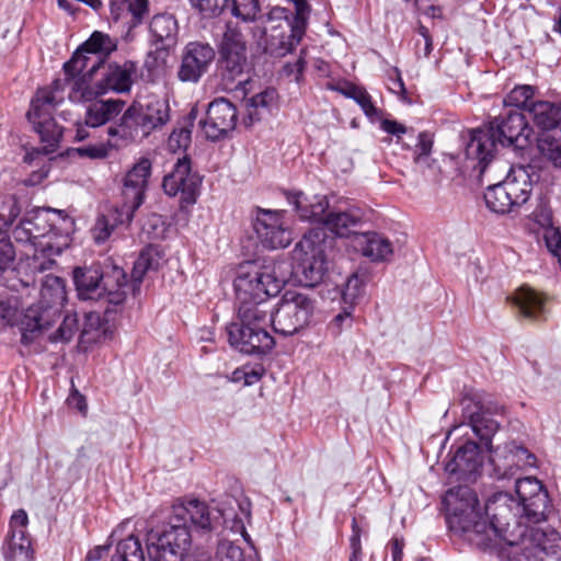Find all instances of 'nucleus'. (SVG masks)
<instances>
[{"mask_svg":"<svg viewBox=\"0 0 561 561\" xmlns=\"http://www.w3.org/2000/svg\"><path fill=\"white\" fill-rule=\"evenodd\" d=\"M277 92L275 89H265L264 91L253 95L247 103L248 121L245 124L252 125L261 119L264 113H268L276 104Z\"/></svg>","mask_w":561,"mask_h":561,"instance_id":"obj_39","label":"nucleus"},{"mask_svg":"<svg viewBox=\"0 0 561 561\" xmlns=\"http://www.w3.org/2000/svg\"><path fill=\"white\" fill-rule=\"evenodd\" d=\"M314 301L307 295L286 291L278 307H273L272 323L275 333L289 336L302 329L312 316Z\"/></svg>","mask_w":561,"mask_h":561,"instance_id":"obj_14","label":"nucleus"},{"mask_svg":"<svg viewBox=\"0 0 561 561\" xmlns=\"http://www.w3.org/2000/svg\"><path fill=\"white\" fill-rule=\"evenodd\" d=\"M149 32L157 49L169 50L178 42V21L169 13L156 14L149 23Z\"/></svg>","mask_w":561,"mask_h":561,"instance_id":"obj_29","label":"nucleus"},{"mask_svg":"<svg viewBox=\"0 0 561 561\" xmlns=\"http://www.w3.org/2000/svg\"><path fill=\"white\" fill-rule=\"evenodd\" d=\"M481 467L479 445L468 440L457 448L454 457L445 465V470L450 474H457L459 479L471 481L476 479Z\"/></svg>","mask_w":561,"mask_h":561,"instance_id":"obj_23","label":"nucleus"},{"mask_svg":"<svg viewBox=\"0 0 561 561\" xmlns=\"http://www.w3.org/2000/svg\"><path fill=\"white\" fill-rule=\"evenodd\" d=\"M389 90L393 93L400 94L402 101L411 103L408 98V91L404 87L403 80L397 69L393 70V77H389Z\"/></svg>","mask_w":561,"mask_h":561,"instance_id":"obj_64","label":"nucleus"},{"mask_svg":"<svg viewBox=\"0 0 561 561\" xmlns=\"http://www.w3.org/2000/svg\"><path fill=\"white\" fill-rule=\"evenodd\" d=\"M31 224L34 249V270L44 272L55 264L54 255L67 247V230L73 225L64 210L43 208L26 217Z\"/></svg>","mask_w":561,"mask_h":561,"instance_id":"obj_5","label":"nucleus"},{"mask_svg":"<svg viewBox=\"0 0 561 561\" xmlns=\"http://www.w3.org/2000/svg\"><path fill=\"white\" fill-rule=\"evenodd\" d=\"M237 304L239 322L227 328L229 344L244 354H268L275 346L274 337L266 330L273 316L270 299H249Z\"/></svg>","mask_w":561,"mask_h":561,"instance_id":"obj_4","label":"nucleus"},{"mask_svg":"<svg viewBox=\"0 0 561 561\" xmlns=\"http://www.w3.org/2000/svg\"><path fill=\"white\" fill-rule=\"evenodd\" d=\"M121 149V144H117L107 137L106 141L96 144H88L78 148L73 151L80 158H87L90 160H104L111 156L113 151Z\"/></svg>","mask_w":561,"mask_h":561,"instance_id":"obj_45","label":"nucleus"},{"mask_svg":"<svg viewBox=\"0 0 561 561\" xmlns=\"http://www.w3.org/2000/svg\"><path fill=\"white\" fill-rule=\"evenodd\" d=\"M323 233H305L293 250L294 273L306 287L318 285L327 271Z\"/></svg>","mask_w":561,"mask_h":561,"instance_id":"obj_13","label":"nucleus"},{"mask_svg":"<svg viewBox=\"0 0 561 561\" xmlns=\"http://www.w3.org/2000/svg\"><path fill=\"white\" fill-rule=\"evenodd\" d=\"M115 48L110 36L94 32L72 55L70 60L64 64V70L68 75L88 70L96 72L104 64L105 58Z\"/></svg>","mask_w":561,"mask_h":561,"instance_id":"obj_16","label":"nucleus"},{"mask_svg":"<svg viewBox=\"0 0 561 561\" xmlns=\"http://www.w3.org/2000/svg\"><path fill=\"white\" fill-rule=\"evenodd\" d=\"M190 3L205 19L220 15L225 8V0H190Z\"/></svg>","mask_w":561,"mask_h":561,"instance_id":"obj_51","label":"nucleus"},{"mask_svg":"<svg viewBox=\"0 0 561 561\" xmlns=\"http://www.w3.org/2000/svg\"><path fill=\"white\" fill-rule=\"evenodd\" d=\"M295 14L288 16V10L274 7L270 10L264 27L265 53L273 57H284L291 53L302 39L310 14L307 0H293Z\"/></svg>","mask_w":561,"mask_h":561,"instance_id":"obj_6","label":"nucleus"},{"mask_svg":"<svg viewBox=\"0 0 561 561\" xmlns=\"http://www.w3.org/2000/svg\"><path fill=\"white\" fill-rule=\"evenodd\" d=\"M352 311L353 307L348 306L345 307L342 312L337 313L328 324L329 334L333 337H337L344 329L351 328L353 323Z\"/></svg>","mask_w":561,"mask_h":561,"instance_id":"obj_52","label":"nucleus"},{"mask_svg":"<svg viewBox=\"0 0 561 561\" xmlns=\"http://www.w3.org/2000/svg\"><path fill=\"white\" fill-rule=\"evenodd\" d=\"M139 115L138 103L135 102L125 111L123 110L122 116L106 128L107 137L121 144V148L139 136L142 137V124Z\"/></svg>","mask_w":561,"mask_h":561,"instance_id":"obj_24","label":"nucleus"},{"mask_svg":"<svg viewBox=\"0 0 561 561\" xmlns=\"http://www.w3.org/2000/svg\"><path fill=\"white\" fill-rule=\"evenodd\" d=\"M161 254L160 251L152 245L146 247L135 261L131 271L133 291L139 289V286L149 271H157L160 266Z\"/></svg>","mask_w":561,"mask_h":561,"instance_id":"obj_37","label":"nucleus"},{"mask_svg":"<svg viewBox=\"0 0 561 561\" xmlns=\"http://www.w3.org/2000/svg\"><path fill=\"white\" fill-rule=\"evenodd\" d=\"M306 53V49H301L298 59L294 64L287 62L283 67V72L287 77L293 76L296 82H300V80L302 79V75L307 65V61L305 59Z\"/></svg>","mask_w":561,"mask_h":561,"instance_id":"obj_61","label":"nucleus"},{"mask_svg":"<svg viewBox=\"0 0 561 561\" xmlns=\"http://www.w3.org/2000/svg\"><path fill=\"white\" fill-rule=\"evenodd\" d=\"M19 318V306L16 298L0 297V319L8 325H15Z\"/></svg>","mask_w":561,"mask_h":561,"instance_id":"obj_55","label":"nucleus"},{"mask_svg":"<svg viewBox=\"0 0 561 561\" xmlns=\"http://www.w3.org/2000/svg\"><path fill=\"white\" fill-rule=\"evenodd\" d=\"M355 245L373 262L386 261L392 254L390 241L377 232L357 234Z\"/></svg>","mask_w":561,"mask_h":561,"instance_id":"obj_35","label":"nucleus"},{"mask_svg":"<svg viewBox=\"0 0 561 561\" xmlns=\"http://www.w3.org/2000/svg\"><path fill=\"white\" fill-rule=\"evenodd\" d=\"M202 178L192 171L191 159L187 156L179 158L172 171L163 178L162 187L169 196L181 195V205L196 203Z\"/></svg>","mask_w":561,"mask_h":561,"instance_id":"obj_18","label":"nucleus"},{"mask_svg":"<svg viewBox=\"0 0 561 561\" xmlns=\"http://www.w3.org/2000/svg\"><path fill=\"white\" fill-rule=\"evenodd\" d=\"M197 118V110L193 107L185 117L184 124L175 128L168 139V147L171 151L175 152L181 149H186L191 144V134L194 121Z\"/></svg>","mask_w":561,"mask_h":561,"instance_id":"obj_42","label":"nucleus"},{"mask_svg":"<svg viewBox=\"0 0 561 561\" xmlns=\"http://www.w3.org/2000/svg\"><path fill=\"white\" fill-rule=\"evenodd\" d=\"M528 116L540 134L557 133L561 127V103L535 101L528 106Z\"/></svg>","mask_w":561,"mask_h":561,"instance_id":"obj_28","label":"nucleus"},{"mask_svg":"<svg viewBox=\"0 0 561 561\" xmlns=\"http://www.w3.org/2000/svg\"><path fill=\"white\" fill-rule=\"evenodd\" d=\"M128 11L131 15L130 26L136 27L144 23L149 14L148 0H128Z\"/></svg>","mask_w":561,"mask_h":561,"instance_id":"obj_56","label":"nucleus"},{"mask_svg":"<svg viewBox=\"0 0 561 561\" xmlns=\"http://www.w3.org/2000/svg\"><path fill=\"white\" fill-rule=\"evenodd\" d=\"M111 561H145L144 550L138 537L130 535L121 540Z\"/></svg>","mask_w":561,"mask_h":561,"instance_id":"obj_43","label":"nucleus"},{"mask_svg":"<svg viewBox=\"0 0 561 561\" xmlns=\"http://www.w3.org/2000/svg\"><path fill=\"white\" fill-rule=\"evenodd\" d=\"M484 511L490 522L488 523L482 513L480 514V519L476 524L478 529L470 535V545L485 550L502 542L516 546L525 537L526 528L518 519L524 516L523 508L507 493H499L490 499Z\"/></svg>","mask_w":561,"mask_h":561,"instance_id":"obj_3","label":"nucleus"},{"mask_svg":"<svg viewBox=\"0 0 561 561\" xmlns=\"http://www.w3.org/2000/svg\"><path fill=\"white\" fill-rule=\"evenodd\" d=\"M151 161L141 157L127 171L123 182L124 203L119 213L114 211L98 218L94 227V239L98 243L104 242L113 232L117 224H129L135 211L141 206L148 180L151 174Z\"/></svg>","mask_w":561,"mask_h":561,"instance_id":"obj_7","label":"nucleus"},{"mask_svg":"<svg viewBox=\"0 0 561 561\" xmlns=\"http://www.w3.org/2000/svg\"><path fill=\"white\" fill-rule=\"evenodd\" d=\"M133 72L134 65L131 62H125L124 66L108 65L102 83L105 92L107 90L117 93L128 92L133 84Z\"/></svg>","mask_w":561,"mask_h":561,"instance_id":"obj_36","label":"nucleus"},{"mask_svg":"<svg viewBox=\"0 0 561 561\" xmlns=\"http://www.w3.org/2000/svg\"><path fill=\"white\" fill-rule=\"evenodd\" d=\"M352 535L350 537V548L352 550L348 561H362V529L357 523V519L354 517L351 524Z\"/></svg>","mask_w":561,"mask_h":561,"instance_id":"obj_57","label":"nucleus"},{"mask_svg":"<svg viewBox=\"0 0 561 561\" xmlns=\"http://www.w3.org/2000/svg\"><path fill=\"white\" fill-rule=\"evenodd\" d=\"M218 51L222 80L232 83L241 78L248 67L247 42L237 25L227 24Z\"/></svg>","mask_w":561,"mask_h":561,"instance_id":"obj_15","label":"nucleus"},{"mask_svg":"<svg viewBox=\"0 0 561 561\" xmlns=\"http://www.w3.org/2000/svg\"><path fill=\"white\" fill-rule=\"evenodd\" d=\"M65 83L70 84L69 99L76 103L92 102L105 93L102 83H92L95 72L88 70L68 75L65 70Z\"/></svg>","mask_w":561,"mask_h":561,"instance_id":"obj_27","label":"nucleus"},{"mask_svg":"<svg viewBox=\"0 0 561 561\" xmlns=\"http://www.w3.org/2000/svg\"><path fill=\"white\" fill-rule=\"evenodd\" d=\"M513 301L524 318L530 320H542L546 318V298L538 291L529 287H522L515 293Z\"/></svg>","mask_w":561,"mask_h":561,"instance_id":"obj_34","label":"nucleus"},{"mask_svg":"<svg viewBox=\"0 0 561 561\" xmlns=\"http://www.w3.org/2000/svg\"><path fill=\"white\" fill-rule=\"evenodd\" d=\"M106 321L98 311H90L85 314L84 325L82 332H105Z\"/></svg>","mask_w":561,"mask_h":561,"instance_id":"obj_62","label":"nucleus"},{"mask_svg":"<svg viewBox=\"0 0 561 561\" xmlns=\"http://www.w3.org/2000/svg\"><path fill=\"white\" fill-rule=\"evenodd\" d=\"M229 7L230 12L243 22H252L260 12L259 0H225V8Z\"/></svg>","mask_w":561,"mask_h":561,"instance_id":"obj_46","label":"nucleus"},{"mask_svg":"<svg viewBox=\"0 0 561 561\" xmlns=\"http://www.w3.org/2000/svg\"><path fill=\"white\" fill-rule=\"evenodd\" d=\"M353 100L359 105L364 114L371 123L380 119V110L375 106L371 96L366 91V89L362 87Z\"/></svg>","mask_w":561,"mask_h":561,"instance_id":"obj_53","label":"nucleus"},{"mask_svg":"<svg viewBox=\"0 0 561 561\" xmlns=\"http://www.w3.org/2000/svg\"><path fill=\"white\" fill-rule=\"evenodd\" d=\"M285 283V278L277 276L273 267L247 262L236 272L233 279L236 300L242 302L249 299H270L280 293Z\"/></svg>","mask_w":561,"mask_h":561,"instance_id":"obj_12","label":"nucleus"},{"mask_svg":"<svg viewBox=\"0 0 561 561\" xmlns=\"http://www.w3.org/2000/svg\"><path fill=\"white\" fill-rule=\"evenodd\" d=\"M363 213L358 208H350L344 211H328L322 221V226L337 237H348L355 233V229L360 225Z\"/></svg>","mask_w":561,"mask_h":561,"instance_id":"obj_31","label":"nucleus"},{"mask_svg":"<svg viewBox=\"0 0 561 561\" xmlns=\"http://www.w3.org/2000/svg\"><path fill=\"white\" fill-rule=\"evenodd\" d=\"M488 450L490 451V461L499 478H508L516 473L515 461L511 458L513 455L512 443L497 446L494 449L490 446Z\"/></svg>","mask_w":561,"mask_h":561,"instance_id":"obj_41","label":"nucleus"},{"mask_svg":"<svg viewBox=\"0 0 561 561\" xmlns=\"http://www.w3.org/2000/svg\"><path fill=\"white\" fill-rule=\"evenodd\" d=\"M126 287H129V284L125 271L122 267L112 266L111 272L106 273L102 296L99 298L108 304L104 310L105 314L112 311L110 306H119L125 301L127 296Z\"/></svg>","mask_w":561,"mask_h":561,"instance_id":"obj_32","label":"nucleus"},{"mask_svg":"<svg viewBox=\"0 0 561 561\" xmlns=\"http://www.w3.org/2000/svg\"><path fill=\"white\" fill-rule=\"evenodd\" d=\"M15 259V251L10 239L2 238L0 240V276L9 270Z\"/></svg>","mask_w":561,"mask_h":561,"instance_id":"obj_58","label":"nucleus"},{"mask_svg":"<svg viewBox=\"0 0 561 561\" xmlns=\"http://www.w3.org/2000/svg\"><path fill=\"white\" fill-rule=\"evenodd\" d=\"M253 228L260 243L265 249H284L293 241V232L285 225L283 210L257 207Z\"/></svg>","mask_w":561,"mask_h":561,"instance_id":"obj_17","label":"nucleus"},{"mask_svg":"<svg viewBox=\"0 0 561 561\" xmlns=\"http://www.w3.org/2000/svg\"><path fill=\"white\" fill-rule=\"evenodd\" d=\"M513 455L511 458L515 461L516 471L525 467H534L536 463V457L530 454L526 448L516 446L512 443Z\"/></svg>","mask_w":561,"mask_h":561,"instance_id":"obj_59","label":"nucleus"},{"mask_svg":"<svg viewBox=\"0 0 561 561\" xmlns=\"http://www.w3.org/2000/svg\"><path fill=\"white\" fill-rule=\"evenodd\" d=\"M531 539L535 542L533 552H536L538 556L540 553L546 554L547 557H556L557 559L561 558V536L554 531H543L540 529H534L531 531Z\"/></svg>","mask_w":561,"mask_h":561,"instance_id":"obj_40","label":"nucleus"},{"mask_svg":"<svg viewBox=\"0 0 561 561\" xmlns=\"http://www.w3.org/2000/svg\"><path fill=\"white\" fill-rule=\"evenodd\" d=\"M215 561H244L243 551L231 541L222 540L217 546Z\"/></svg>","mask_w":561,"mask_h":561,"instance_id":"obj_54","label":"nucleus"},{"mask_svg":"<svg viewBox=\"0 0 561 561\" xmlns=\"http://www.w3.org/2000/svg\"><path fill=\"white\" fill-rule=\"evenodd\" d=\"M121 99L93 100L87 107L84 124L88 127H100L117 117L125 107Z\"/></svg>","mask_w":561,"mask_h":561,"instance_id":"obj_30","label":"nucleus"},{"mask_svg":"<svg viewBox=\"0 0 561 561\" xmlns=\"http://www.w3.org/2000/svg\"><path fill=\"white\" fill-rule=\"evenodd\" d=\"M216 56L214 47L208 43L190 42L181 56L178 78L182 82L197 83L207 73Z\"/></svg>","mask_w":561,"mask_h":561,"instance_id":"obj_22","label":"nucleus"},{"mask_svg":"<svg viewBox=\"0 0 561 561\" xmlns=\"http://www.w3.org/2000/svg\"><path fill=\"white\" fill-rule=\"evenodd\" d=\"M463 416L468 420V424L472 432L481 442L485 443L489 449L491 445V437L499 430V422L492 415L503 412V408L495 404L490 405V402L480 398H466L463 401Z\"/></svg>","mask_w":561,"mask_h":561,"instance_id":"obj_20","label":"nucleus"},{"mask_svg":"<svg viewBox=\"0 0 561 561\" xmlns=\"http://www.w3.org/2000/svg\"><path fill=\"white\" fill-rule=\"evenodd\" d=\"M21 207L14 195H0V233L20 215Z\"/></svg>","mask_w":561,"mask_h":561,"instance_id":"obj_47","label":"nucleus"},{"mask_svg":"<svg viewBox=\"0 0 561 561\" xmlns=\"http://www.w3.org/2000/svg\"><path fill=\"white\" fill-rule=\"evenodd\" d=\"M62 90L64 82L59 79L53 82L50 89H38L26 113L28 122L45 144L46 153L54 152L62 137V128L53 118V111L62 101V95L57 93Z\"/></svg>","mask_w":561,"mask_h":561,"instance_id":"obj_10","label":"nucleus"},{"mask_svg":"<svg viewBox=\"0 0 561 561\" xmlns=\"http://www.w3.org/2000/svg\"><path fill=\"white\" fill-rule=\"evenodd\" d=\"M535 94V88L531 85H518L515 87L505 98V103L510 106L517 108H524L528 113V106L533 103Z\"/></svg>","mask_w":561,"mask_h":561,"instance_id":"obj_49","label":"nucleus"},{"mask_svg":"<svg viewBox=\"0 0 561 561\" xmlns=\"http://www.w3.org/2000/svg\"><path fill=\"white\" fill-rule=\"evenodd\" d=\"M138 110L142 124V137L149 136L170 121V106L165 100L154 99L146 105L138 103Z\"/></svg>","mask_w":561,"mask_h":561,"instance_id":"obj_33","label":"nucleus"},{"mask_svg":"<svg viewBox=\"0 0 561 561\" xmlns=\"http://www.w3.org/2000/svg\"><path fill=\"white\" fill-rule=\"evenodd\" d=\"M366 275L353 273L346 280L342 291L345 304L353 307L365 293Z\"/></svg>","mask_w":561,"mask_h":561,"instance_id":"obj_48","label":"nucleus"},{"mask_svg":"<svg viewBox=\"0 0 561 561\" xmlns=\"http://www.w3.org/2000/svg\"><path fill=\"white\" fill-rule=\"evenodd\" d=\"M540 180L536 167L517 165L510 175L495 184H489L484 193L488 208L496 214H507L524 205L530 197L533 185Z\"/></svg>","mask_w":561,"mask_h":561,"instance_id":"obj_9","label":"nucleus"},{"mask_svg":"<svg viewBox=\"0 0 561 561\" xmlns=\"http://www.w3.org/2000/svg\"><path fill=\"white\" fill-rule=\"evenodd\" d=\"M538 149L556 167L561 168V127L557 133L540 134Z\"/></svg>","mask_w":561,"mask_h":561,"instance_id":"obj_44","label":"nucleus"},{"mask_svg":"<svg viewBox=\"0 0 561 561\" xmlns=\"http://www.w3.org/2000/svg\"><path fill=\"white\" fill-rule=\"evenodd\" d=\"M31 224L26 220V217L21 219L19 225L13 229V238L19 243H28L33 247Z\"/></svg>","mask_w":561,"mask_h":561,"instance_id":"obj_63","label":"nucleus"},{"mask_svg":"<svg viewBox=\"0 0 561 561\" xmlns=\"http://www.w3.org/2000/svg\"><path fill=\"white\" fill-rule=\"evenodd\" d=\"M221 513L199 500H188L173 507V516L161 534L150 535L147 551L150 561H182L192 545L187 522L195 530L210 533L220 524Z\"/></svg>","mask_w":561,"mask_h":561,"instance_id":"obj_1","label":"nucleus"},{"mask_svg":"<svg viewBox=\"0 0 561 561\" xmlns=\"http://www.w3.org/2000/svg\"><path fill=\"white\" fill-rule=\"evenodd\" d=\"M106 278L99 264L77 267L73 271V283L80 299H96L102 296V289Z\"/></svg>","mask_w":561,"mask_h":561,"instance_id":"obj_26","label":"nucleus"},{"mask_svg":"<svg viewBox=\"0 0 561 561\" xmlns=\"http://www.w3.org/2000/svg\"><path fill=\"white\" fill-rule=\"evenodd\" d=\"M31 539L26 531H10L3 545V556L5 561H15L18 558L30 560L32 558Z\"/></svg>","mask_w":561,"mask_h":561,"instance_id":"obj_38","label":"nucleus"},{"mask_svg":"<svg viewBox=\"0 0 561 561\" xmlns=\"http://www.w3.org/2000/svg\"><path fill=\"white\" fill-rule=\"evenodd\" d=\"M77 330V319L75 316H66L54 336H51V341H69L73 333Z\"/></svg>","mask_w":561,"mask_h":561,"instance_id":"obj_60","label":"nucleus"},{"mask_svg":"<svg viewBox=\"0 0 561 561\" xmlns=\"http://www.w3.org/2000/svg\"><path fill=\"white\" fill-rule=\"evenodd\" d=\"M446 520L451 531L470 543V535L477 531L481 507L478 495L468 485H457L446 491L443 497Z\"/></svg>","mask_w":561,"mask_h":561,"instance_id":"obj_11","label":"nucleus"},{"mask_svg":"<svg viewBox=\"0 0 561 561\" xmlns=\"http://www.w3.org/2000/svg\"><path fill=\"white\" fill-rule=\"evenodd\" d=\"M433 144L432 135L428 131L423 133V167L426 165V178L433 182L439 180L442 168L436 159H430L428 154Z\"/></svg>","mask_w":561,"mask_h":561,"instance_id":"obj_50","label":"nucleus"},{"mask_svg":"<svg viewBox=\"0 0 561 561\" xmlns=\"http://www.w3.org/2000/svg\"><path fill=\"white\" fill-rule=\"evenodd\" d=\"M238 112L236 105L225 98L211 101L206 111V117L199 125L207 139L213 141L225 138L237 125Z\"/></svg>","mask_w":561,"mask_h":561,"instance_id":"obj_21","label":"nucleus"},{"mask_svg":"<svg viewBox=\"0 0 561 561\" xmlns=\"http://www.w3.org/2000/svg\"><path fill=\"white\" fill-rule=\"evenodd\" d=\"M531 134L533 128L525 115L517 110H510L505 116L494 118L484 128L468 131L462 172H476L474 176L483 183V176L492 167L496 144L524 148Z\"/></svg>","mask_w":561,"mask_h":561,"instance_id":"obj_2","label":"nucleus"},{"mask_svg":"<svg viewBox=\"0 0 561 561\" xmlns=\"http://www.w3.org/2000/svg\"><path fill=\"white\" fill-rule=\"evenodd\" d=\"M515 489L524 516L531 523L546 520L550 501L542 483L536 478L527 477L517 479Z\"/></svg>","mask_w":561,"mask_h":561,"instance_id":"obj_19","label":"nucleus"},{"mask_svg":"<svg viewBox=\"0 0 561 561\" xmlns=\"http://www.w3.org/2000/svg\"><path fill=\"white\" fill-rule=\"evenodd\" d=\"M39 295V301L30 306L20 321L21 343L24 345L31 344L60 317L66 300L62 278L51 274L45 275Z\"/></svg>","mask_w":561,"mask_h":561,"instance_id":"obj_8","label":"nucleus"},{"mask_svg":"<svg viewBox=\"0 0 561 561\" xmlns=\"http://www.w3.org/2000/svg\"><path fill=\"white\" fill-rule=\"evenodd\" d=\"M285 197L301 220L318 222L322 225L325 213L329 208L327 196L316 195L308 198L301 191H286Z\"/></svg>","mask_w":561,"mask_h":561,"instance_id":"obj_25","label":"nucleus"}]
</instances>
